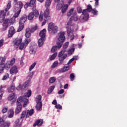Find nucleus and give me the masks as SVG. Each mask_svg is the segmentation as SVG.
I'll use <instances>...</instances> for the list:
<instances>
[{
    "instance_id": "obj_64",
    "label": "nucleus",
    "mask_w": 127,
    "mask_h": 127,
    "mask_svg": "<svg viewBox=\"0 0 127 127\" xmlns=\"http://www.w3.org/2000/svg\"><path fill=\"white\" fill-rule=\"evenodd\" d=\"M63 93H64V89H61L58 91L59 95H61V94H63Z\"/></svg>"
},
{
    "instance_id": "obj_60",
    "label": "nucleus",
    "mask_w": 127,
    "mask_h": 127,
    "mask_svg": "<svg viewBox=\"0 0 127 127\" xmlns=\"http://www.w3.org/2000/svg\"><path fill=\"white\" fill-rule=\"evenodd\" d=\"M4 93V91H0V100H1L2 98V95H3V93Z\"/></svg>"
},
{
    "instance_id": "obj_21",
    "label": "nucleus",
    "mask_w": 127,
    "mask_h": 127,
    "mask_svg": "<svg viewBox=\"0 0 127 127\" xmlns=\"http://www.w3.org/2000/svg\"><path fill=\"white\" fill-rule=\"evenodd\" d=\"M42 124H43V120L42 119H39L37 120L34 125V127H36V126H38V127H40L42 126Z\"/></svg>"
},
{
    "instance_id": "obj_28",
    "label": "nucleus",
    "mask_w": 127,
    "mask_h": 127,
    "mask_svg": "<svg viewBox=\"0 0 127 127\" xmlns=\"http://www.w3.org/2000/svg\"><path fill=\"white\" fill-rule=\"evenodd\" d=\"M26 19H27V16H24L22 17L20 19L19 23H23L24 24V23L26 21Z\"/></svg>"
},
{
    "instance_id": "obj_57",
    "label": "nucleus",
    "mask_w": 127,
    "mask_h": 127,
    "mask_svg": "<svg viewBox=\"0 0 127 127\" xmlns=\"http://www.w3.org/2000/svg\"><path fill=\"white\" fill-rule=\"evenodd\" d=\"M15 63V59L14 58L12 59L11 61L9 62V63L11 64V66H12V65H13V64H14Z\"/></svg>"
},
{
    "instance_id": "obj_22",
    "label": "nucleus",
    "mask_w": 127,
    "mask_h": 127,
    "mask_svg": "<svg viewBox=\"0 0 127 127\" xmlns=\"http://www.w3.org/2000/svg\"><path fill=\"white\" fill-rule=\"evenodd\" d=\"M39 35L41 38H44L45 39V36L46 35V29H44L43 30L41 31Z\"/></svg>"
},
{
    "instance_id": "obj_3",
    "label": "nucleus",
    "mask_w": 127,
    "mask_h": 127,
    "mask_svg": "<svg viewBox=\"0 0 127 127\" xmlns=\"http://www.w3.org/2000/svg\"><path fill=\"white\" fill-rule=\"evenodd\" d=\"M93 10V8L92 7V5L91 4H88L87 6V8L83 10L82 14L79 17V20L82 22H84V21H87L89 19V12H91Z\"/></svg>"
},
{
    "instance_id": "obj_18",
    "label": "nucleus",
    "mask_w": 127,
    "mask_h": 127,
    "mask_svg": "<svg viewBox=\"0 0 127 127\" xmlns=\"http://www.w3.org/2000/svg\"><path fill=\"white\" fill-rule=\"evenodd\" d=\"M18 72L17 66L13 65L10 69V74H17Z\"/></svg>"
},
{
    "instance_id": "obj_19",
    "label": "nucleus",
    "mask_w": 127,
    "mask_h": 127,
    "mask_svg": "<svg viewBox=\"0 0 127 127\" xmlns=\"http://www.w3.org/2000/svg\"><path fill=\"white\" fill-rule=\"evenodd\" d=\"M31 33L32 32L31 31L30 28H27L26 30L25 37L27 39H29V37H30L31 35Z\"/></svg>"
},
{
    "instance_id": "obj_11",
    "label": "nucleus",
    "mask_w": 127,
    "mask_h": 127,
    "mask_svg": "<svg viewBox=\"0 0 127 127\" xmlns=\"http://www.w3.org/2000/svg\"><path fill=\"white\" fill-rule=\"evenodd\" d=\"M31 41V40L30 39H26L25 40L24 43H22L20 44L19 46V49L20 50H22L23 49H24L26 46H27V45L29 44V43Z\"/></svg>"
},
{
    "instance_id": "obj_14",
    "label": "nucleus",
    "mask_w": 127,
    "mask_h": 127,
    "mask_svg": "<svg viewBox=\"0 0 127 127\" xmlns=\"http://www.w3.org/2000/svg\"><path fill=\"white\" fill-rule=\"evenodd\" d=\"M14 33H15V30L14 29V27H13V26H11L8 30V37H12Z\"/></svg>"
},
{
    "instance_id": "obj_12",
    "label": "nucleus",
    "mask_w": 127,
    "mask_h": 127,
    "mask_svg": "<svg viewBox=\"0 0 127 127\" xmlns=\"http://www.w3.org/2000/svg\"><path fill=\"white\" fill-rule=\"evenodd\" d=\"M34 73L33 72H30L29 73V74L27 76L28 80L25 83V85H24V87L25 89L29 86V81L32 79V76H33Z\"/></svg>"
},
{
    "instance_id": "obj_37",
    "label": "nucleus",
    "mask_w": 127,
    "mask_h": 127,
    "mask_svg": "<svg viewBox=\"0 0 127 127\" xmlns=\"http://www.w3.org/2000/svg\"><path fill=\"white\" fill-rule=\"evenodd\" d=\"M70 67L69 65L68 66H64L63 68H62V73H64V72H66V71H68V70L69 69Z\"/></svg>"
},
{
    "instance_id": "obj_59",
    "label": "nucleus",
    "mask_w": 127,
    "mask_h": 127,
    "mask_svg": "<svg viewBox=\"0 0 127 127\" xmlns=\"http://www.w3.org/2000/svg\"><path fill=\"white\" fill-rule=\"evenodd\" d=\"M37 29V26H35L34 27H32L31 29H30L31 32H34L35 30Z\"/></svg>"
},
{
    "instance_id": "obj_24",
    "label": "nucleus",
    "mask_w": 127,
    "mask_h": 127,
    "mask_svg": "<svg viewBox=\"0 0 127 127\" xmlns=\"http://www.w3.org/2000/svg\"><path fill=\"white\" fill-rule=\"evenodd\" d=\"M30 96H31V90H28L26 93L24 94L23 97L22 96H20V97H21L22 99H27L26 98V97H28V98H29Z\"/></svg>"
},
{
    "instance_id": "obj_7",
    "label": "nucleus",
    "mask_w": 127,
    "mask_h": 127,
    "mask_svg": "<svg viewBox=\"0 0 127 127\" xmlns=\"http://www.w3.org/2000/svg\"><path fill=\"white\" fill-rule=\"evenodd\" d=\"M42 98V97L41 95H38L35 98L36 103L37 104L36 106L37 111H41L42 110V102H41Z\"/></svg>"
},
{
    "instance_id": "obj_23",
    "label": "nucleus",
    "mask_w": 127,
    "mask_h": 127,
    "mask_svg": "<svg viewBox=\"0 0 127 127\" xmlns=\"http://www.w3.org/2000/svg\"><path fill=\"white\" fill-rule=\"evenodd\" d=\"M14 115V111H13V109L11 108L9 109L8 111V118H11L13 117Z\"/></svg>"
},
{
    "instance_id": "obj_40",
    "label": "nucleus",
    "mask_w": 127,
    "mask_h": 127,
    "mask_svg": "<svg viewBox=\"0 0 127 127\" xmlns=\"http://www.w3.org/2000/svg\"><path fill=\"white\" fill-rule=\"evenodd\" d=\"M10 66H11V64L9 63V61H8L6 62L5 64H4V68H6V69H9L10 68Z\"/></svg>"
},
{
    "instance_id": "obj_55",
    "label": "nucleus",
    "mask_w": 127,
    "mask_h": 127,
    "mask_svg": "<svg viewBox=\"0 0 127 127\" xmlns=\"http://www.w3.org/2000/svg\"><path fill=\"white\" fill-rule=\"evenodd\" d=\"M82 8L81 7H78L77 8V11L78 13H82L83 14V11H82Z\"/></svg>"
},
{
    "instance_id": "obj_63",
    "label": "nucleus",
    "mask_w": 127,
    "mask_h": 127,
    "mask_svg": "<svg viewBox=\"0 0 127 127\" xmlns=\"http://www.w3.org/2000/svg\"><path fill=\"white\" fill-rule=\"evenodd\" d=\"M74 61V59L72 58L67 63V64L69 65V64H71V63H72V62H73Z\"/></svg>"
},
{
    "instance_id": "obj_51",
    "label": "nucleus",
    "mask_w": 127,
    "mask_h": 127,
    "mask_svg": "<svg viewBox=\"0 0 127 127\" xmlns=\"http://www.w3.org/2000/svg\"><path fill=\"white\" fill-rule=\"evenodd\" d=\"M4 123V120H3V117L0 118V127H2V124Z\"/></svg>"
},
{
    "instance_id": "obj_25",
    "label": "nucleus",
    "mask_w": 127,
    "mask_h": 127,
    "mask_svg": "<svg viewBox=\"0 0 127 127\" xmlns=\"http://www.w3.org/2000/svg\"><path fill=\"white\" fill-rule=\"evenodd\" d=\"M34 113L33 109L30 110H27L26 118H29V116H32Z\"/></svg>"
},
{
    "instance_id": "obj_56",
    "label": "nucleus",
    "mask_w": 127,
    "mask_h": 127,
    "mask_svg": "<svg viewBox=\"0 0 127 127\" xmlns=\"http://www.w3.org/2000/svg\"><path fill=\"white\" fill-rule=\"evenodd\" d=\"M9 77V74L8 73H6L4 76L2 80H6L7 78H8Z\"/></svg>"
},
{
    "instance_id": "obj_15",
    "label": "nucleus",
    "mask_w": 127,
    "mask_h": 127,
    "mask_svg": "<svg viewBox=\"0 0 127 127\" xmlns=\"http://www.w3.org/2000/svg\"><path fill=\"white\" fill-rule=\"evenodd\" d=\"M57 4V9L58 10H60L63 7V5H64V2L63 0H61V1H58Z\"/></svg>"
},
{
    "instance_id": "obj_27",
    "label": "nucleus",
    "mask_w": 127,
    "mask_h": 127,
    "mask_svg": "<svg viewBox=\"0 0 127 127\" xmlns=\"http://www.w3.org/2000/svg\"><path fill=\"white\" fill-rule=\"evenodd\" d=\"M45 40V39L41 38L40 39L38 40V45L40 47H41L42 45H43L44 43V41Z\"/></svg>"
},
{
    "instance_id": "obj_2",
    "label": "nucleus",
    "mask_w": 127,
    "mask_h": 127,
    "mask_svg": "<svg viewBox=\"0 0 127 127\" xmlns=\"http://www.w3.org/2000/svg\"><path fill=\"white\" fill-rule=\"evenodd\" d=\"M24 103L23 105V107L25 108L26 106H27V104H28V99H22V97H20L18 98L16 102V108L15 109V114H19L20 112H21V110L22 109V105L21 104Z\"/></svg>"
},
{
    "instance_id": "obj_29",
    "label": "nucleus",
    "mask_w": 127,
    "mask_h": 127,
    "mask_svg": "<svg viewBox=\"0 0 127 127\" xmlns=\"http://www.w3.org/2000/svg\"><path fill=\"white\" fill-rule=\"evenodd\" d=\"M68 7H69V5H68V4H65L62 10V11L63 12V13H65V12H66V11H67V9H68Z\"/></svg>"
},
{
    "instance_id": "obj_48",
    "label": "nucleus",
    "mask_w": 127,
    "mask_h": 127,
    "mask_svg": "<svg viewBox=\"0 0 127 127\" xmlns=\"http://www.w3.org/2000/svg\"><path fill=\"white\" fill-rule=\"evenodd\" d=\"M36 65V62L33 63L29 68V71H32V69L35 67Z\"/></svg>"
},
{
    "instance_id": "obj_10",
    "label": "nucleus",
    "mask_w": 127,
    "mask_h": 127,
    "mask_svg": "<svg viewBox=\"0 0 127 127\" xmlns=\"http://www.w3.org/2000/svg\"><path fill=\"white\" fill-rule=\"evenodd\" d=\"M48 30V31H51V30H52L53 33H57L58 27L55 26L53 23H50L49 24Z\"/></svg>"
},
{
    "instance_id": "obj_35",
    "label": "nucleus",
    "mask_w": 127,
    "mask_h": 127,
    "mask_svg": "<svg viewBox=\"0 0 127 127\" xmlns=\"http://www.w3.org/2000/svg\"><path fill=\"white\" fill-rule=\"evenodd\" d=\"M15 90V86H11V87L8 88V93H11V92H14Z\"/></svg>"
},
{
    "instance_id": "obj_26",
    "label": "nucleus",
    "mask_w": 127,
    "mask_h": 127,
    "mask_svg": "<svg viewBox=\"0 0 127 127\" xmlns=\"http://www.w3.org/2000/svg\"><path fill=\"white\" fill-rule=\"evenodd\" d=\"M5 60L6 59L4 57H0V66L4 65V63H5Z\"/></svg>"
},
{
    "instance_id": "obj_16",
    "label": "nucleus",
    "mask_w": 127,
    "mask_h": 127,
    "mask_svg": "<svg viewBox=\"0 0 127 127\" xmlns=\"http://www.w3.org/2000/svg\"><path fill=\"white\" fill-rule=\"evenodd\" d=\"M8 101H12V104H14V103L16 101V98H15V93H12L10 94L8 97Z\"/></svg>"
},
{
    "instance_id": "obj_5",
    "label": "nucleus",
    "mask_w": 127,
    "mask_h": 127,
    "mask_svg": "<svg viewBox=\"0 0 127 127\" xmlns=\"http://www.w3.org/2000/svg\"><path fill=\"white\" fill-rule=\"evenodd\" d=\"M11 6V2L10 1L8 3L6 8L4 10H0V22L2 23L3 20L5 18V15H6V12L8 11V9L10 8Z\"/></svg>"
},
{
    "instance_id": "obj_30",
    "label": "nucleus",
    "mask_w": 127,
    "mask_h": 127,
    "mask_svg": "<svg viewBox=\"0 0 127 127\" xmlns=\"http://www.w3.org/2000/svg\"><path fill=\"white\" fill-rule=\"evenodd\" d=\"M51 1H52V0H47L46 1L45 5L47 8H48V7H49L50 5L51 4Z\"/></svg>"
},
{
    "instance_id": "obj_45",
    "label": "nucleus",
    "mask_w": 127,
    "mask_h": 127,
    "mask_svg": "<svg viewBox=\"0 0 127 127\" xmlns=\"http://www.w3.org/2000/svg\"><path fill=\"white\" fill-rule=\"evenodd\" d=\"M15 22V19L14 18H11L10 19L8 20L9 24H13Z\"/></svg>"
},
{
    "instance_id": "obj_44",
    "label": "nucleus",
    "mask_w": 127,
    "mask_h": 127,
    "mask_svg": "<svg viewBox=\"0 0 127 127\" xmlns=\"http://www.w3.org/2000/svg\"><path fill=\"white\" fill-rule=\"evenodd\" d=\"M69 46V43L67 42H66L65 43L64 45H63V49L64 50H64V53H65V51H66L65 50V49H67V48H68V46Z\"/></svg>"
},
{
    "instance_id": "obj_34",
    "label": "nucleus",
    "mask_w": 127,
    "mask_h": 127,
    "mask_svg": "<svg viewBox=\"0 0 127 127\" xmlns=\"http://www.w3.org/2000/svg\"><path fill=\"white\" fill-rule=\"evenodd\" d=\"M56 81V77H55L54 76L51 77L49 79V83L50 84H53V83H55Z\"/></svg>"
},
{
    "instance_id": "obj_58",
    "label": "nucleus",
    "mask_w": 127,
    "mask_h": 127,
    "mask_svg": "<svg viewBox=\"0 0 127 127\" xmlns=\"http://www.w3.org/2000/svg\"><path fill=\"white\" fill-rule=\"evenodd\" d=\"M4 65H0V73H2L4 70Z\"/></svg>"
},
{
    "instance_id": "obj_47",
    "label": "nucleus",
    "mask_w": 127,
    "mask_h": 127,
    "mask_svg": "<svg viewBox=\"0 0 127 127\" xmlns=\"http://www.w3.org/2000/svg\"><path fill=\"white\" fill-rule=\"evenodd\" d=\"M74 51H75L74 48L70 49L68 51V55H72V54H73V52H74Z\"/></svg>"
},
{
    "instance_id": "obj_4",
    "label": "nucleus",
    "mask_w": 127,
    "mask_h": 127,
    "mask_svg": "<svg viewBox=\"0 0 127 127\" xmlns=\"http://www.w3.org/2000/svg\"><path fill=\"white\" fill-rule=\"evenodd\" d=\"M23 6V3L21 1H18L14 6V11L15 12V14L13 15V18H16V17H18L19 15L22 7Z\"/></svg>"
},
{
    "instance_id": "obj_46",
    "label": "nucleus",
    "mask_w": 127,
    "mask_h": 127,
    "mask_svg": "<svg viewBox=\"0 0 127 127\" xmlns=\"http://www.w3.org/2000/svg\"><path fill=\"white\" fill-rule=\"evenodd\" d=\"M71 17H72V20H74V21H77V20H79V19L80 20V18H79L77 15H74Z\"/></svg>"
},
{
    "instance_id": "obj_33",
    "label": "nucleus",
    "mask_w": 127,
    "mask_h": 127,
    "mask_svg": "<svg viewBox=\"0 0 127 127\" xmlns=\"http://www.w3.org/2000/svg\"><path fill=\"white\" fill-rule=\"evenodd\" d=\"M24 28V24L19 23V26L17 30L18 32H19L21 31H22Z\"/></svg>"
},
{
    "instance_id": "obj_62",
    "label": "nucleus",
    "mask_w": 127,
    "mask_h": 127,
    "mask_svg": "<svg viewBox=\"0 0 127 127\" xmlns=\"http://www.w3.org/2000/svg\"><path fill=\"white\" fill-rule=\"evenodd\" d=\"M3 45V39L0 40V48L2 47Z\"/></svg>"
},
{
    "instance_id": "obj_13",
    "label": "nucleus",
    "mask_w": 127,
    "mask_h": 127,
    "mask_svg": "<svg viewBox=\"0 0 127 127\" xmlns=\"http://www.w3.org/2000/svg\"><path fill=\"white\" fill-rule=\"evenodd\" d=\"M3 28H2V31H4V30H6L7 28L8 27V24H9V23H8V19H5L3 20Z\"/></svg>"
},
{
    "instance_id": "obj_17",
    "label": "nucleus",
    "mask_w": 127,
    "mask_h": 127,
    "mask_svg": "<svg viewBox=\"0 0 127 127\" xmlns=\"http://www.w3.org/2000/svg\"><path fill=\"white\" fill-rule=\"evenodd\" d=\"M22 119H17L15 122V125H14V127H19L21 125H22Z\"/></svg>"
},
{
    "instance_id": "obj_43",
    "label": "nucleus",
    "mask_w": 127,
    "mask_h": 127,
    "mask_svg": "<svg viewBox=\"0 0 127 127\" xmlns=\"http://www.w3.org/2000/svg\"><path fill=\"white\" fill-rule=\"evenodd\" d=\"M26 111H24L22 112V114L21 115L20 119L22 120V119H24L25 118V116H26Z\"/></svg>"
},
{
    "instance_id": "obj_9",
    "label": "nucleus",
    "mask_w": 127,
    "mask_h": 127,
    "mask_svg": "<svg viewBox=\"0 0 127 127\" xmlns=\"http://www.w3.org/2000/svg\"><path fill=\"white\" fill-rule=\"evenodd\" d=\"M39 14V13L38 12V11H37V10H33V11L30 12L27 16L28 20H33L34 16H35V17H37Z\"/></svg>"
},
{
    "instance_id": "obj_31",
    "label": "nucleus",
    "mask_w": 127,
    "mask_h": 127,
    "mask_svg": "<svg viewBox=\"0 0 127 127\" xmlns=\"http://www.w3.org/2000/svg\"><path fill=\"white\" fill-rule=\"evenodd\" d=\"M61 48H58V45L57 44V46H54L52 49H51V52H52L53 53H54V52H56V51H57V49H59Z\"/></svg>"
},
{
    "instance_id": "obj_50",
    "label": "nucleus",
    "mask_w": 127,
    "mask_h": 127,
    "mask_svg": "<svg viewBox=\"0 0 127 127\" xmlns=\"http://www.w3.org/2000/svg\"><path fill=\"white\" fill-rule=\"evenodd\" d=\"M70 79L71 81H74V79H75V74L71 73L70 75Z\"/></svg>"
},
{
    "instance_id": "obj_39",
    "label": "nucleus",
    "mask_w": 127,
    "mask_h": 127,
    "mask_svg": "<svg viewBox=\"0 0 127 127\" xmlns=\"http://www.w3.org/2000/svg\"><path fill=\"white\" fill-rule=\"evenodd\" d=\"M57 56V52H55L50 58V59L51 61H52L53 60H54V59H55V58H56Z\"/></svg>"
},
{
    "instance_id": "obj_1",
    "label": "nucleus",
    "mask_w": 127,
    "mask_h": 127,
    "mask_svg": "<svg viewBox=\"0 0 127 127\" xmlns=\"http://www.w3.org/2000/svg\"><path fill=\"white\" fill-rule=\"evenodd\" d=\"M68 56V54H65V50H62L59 53L58 55L59 57V61H56L54 62L53 64V65H51V68L54 69V68H56L58 65H62L63 63H64V60L67 58Z\"/></svg>"
},
{
    "instance_id": "obj_32",
    "label": "nucleus",
    "mask_w": 127,
    "mask_h": 127,
    "mask_svg": "<svg viewBox=\"0 0 127 127\" xmlns=\"http://www.w3.org/2000/svg\"><path fill=\"white\" fill-rule=\"evenodd\" d=\"M21 42H22V39H17L15 40L14 44L15 45L18 46V45H19V44H20V43H21Z\"/></svg>"
},
{
    "instance_id": "obj_41",
    "label": "nucleus",
    "mask_w": 127,
    "mask_h": 127,
    "mask_svg": "<svg viewBox=\"0 0 127 127\" xmlns=\"http://www.w3.org/2000/svg\"><path fill=\"white\" fill-rule=\"evenodd\" d=\"M74 12V8H71L69 10V11L67 13V16H71L73 13Z\"/></svg>"
},
{
    "instance_id": "obj_49",
    "label": "nucleus",
    "mask_w": 127,
    "mask_h": 127,
    "mask_svg": "<svg viewBox=\"0 0 127 127\" xmlns=\"http://www.w3.org/2000/svg\"><path fill=\"white\" fill-rule=\"evenodd\" d=\"M35 1H36V0H31L30 1V2H28L29 6H32V5H33L34 3H35Z\"/></svg>"
},
{
    "instance_id": "obj_42",
    "label": "nucleus",
    "mask_w": 127,
    "mask_h": 127,
    "mask_svg": "<svg viewBox=\"0 0 127 127\" xmlns=\"http://www.w3.org/2000/svg\"><path fill=\"white\" fill-rule=\"evenodd\" d=\"M8 110V107H7V106H5L2 108L1 112L2 114H5V113L7 112Z\"/></svg>"
},
{
    "instance_id": "obj_52",
    "label": "nucleus",
    "mask_w": 127,
    "mask_h": 127,
    "mask_svg": "<svg viewBox=\"0 0 127 127\" xmlns=\"http://www.w3.org/2000/svg\"><path fill=\"white\" fill-rule=\"evenodd\" d=\"M91 11L94 15H98V10H96V9H92Z\"/></svg>"
},
{
    "instance_id": "obj_61",
    "label": "nucleus",
    "mask_w": 127,
    "mask_h": 127,
    "mask_svg": "<svg viewBox=\"0 0 127 127\" xmlns=\"http://www.w3.org/2000/svg\"><path fill=\"white\" fill-rule=\"evenodd\" d=\"M39 19L40 21H42V19H43V15L40 14V15L39 16Z\"/></svg>"
},
{
    "instance_id": "obj_53",
    "label": "nucleus",
    "mask_w": 127,
    "mask_h": 127,
    "mask_svg": "<svg viewBox=\"0 0 127 127\" xmlns=\"http://www.w3.org/2000/svg\"><path fill=\"white\" fill-rule=\"evenodd\" d=\"M55 107L56 109H58L59 110H62V106H61L60 104H57L55 105Z\"/></svg>"
},
{
    "instance_id": "obj_8",
    "label": "nucleus",
    "mask_w": 127,
    "mask_h": 127,
    "mask_svg": "<svg viewBox=\"0 0 127 127\" xmlns=\"http://www.w3.org/2000/svg\"><path fill=\"white\" fill-rule=\"evenodd\" d=\"M59 41L58 43V48H61L62 45H63V43L65 41V33L64 32H62L60 34L59 37Z\"/></svg>"
},
{
    "instance_id": "obj_38",
    "label": "nucleus",
    "mask_w": 127,
    "mask_h": 127,
    "mask_svg": "<svg viewBox=\"0 0 127 127\" xmlns=\"http://www.w3.org/2000/svg\"><path fill=\"white\" fill-rule=\"evenodd\" d=\"M54 89H55V86L53 85L51 86L48 89V94H51V92H53Z\"/></svg>"
},
{
    "instance_id": "obj_36",
    "label": "nucleus",
    "mask_w": 127,
    "mask_h": 127,
    "mask_svg": "<svg viewBox=\"0 0 127 127\" xmlns=\"http://www.w3.org/2000/svg\"><path fill=\"white\" fill-rule=\"evenodd\" d=\"M3 127H9L10 126V121H6L2 124Z\"/></svg>"
},
{
    "instance_id": "obj_54",
    "label": "nucleus",
    "mask_w": 127,
    "mask_h": 127,
    "mask_svg": "<svg viewBox=\"0 0 127 127\" xmlns=\"http://www.w3.org/2000/svg\"><path fill=\"white\" fill-rule=\"evenodd\" d=\"M29 52H30V54H35V52H36V49H31Z\"/></svg>"
},
{
    "instance_id": "obj_20",
    "label": "nucleus",
    "mask_w": 127,
    "mask_h": 127,
    "mask_svg": "<svg viewBox=\"0 0 127 127\" xmlns=\"http://www.w3.org/2000/svg\"><path fill=\"white\" fill-rule=\"evenodd\" d=\"M44 16L47 20H48V19H49V17H50V16L49 15V9H48V8H47V9L45 10L44 13Z\"/></svg>"
},
{
    "instance_id": "obj_6",
    "label": "nucleus",
    "mask_w": 127,
    "mask_h": 127,
    "mask_svg": "<svg viewBox=\"0 0 127 127\" xmlns=\"http://www.w3.org/2000/svg\"><path fill=\"white\" fill-rule=\"evenodd\" d=\"M72 20H73V17H70L69 20L68 21L67 23L68 26L66 27L68 36L69 37L70 40H73V39H74V37H75V35H74L73 31L71 30V28L70 27V26H72Z\"/></svg>"
}]
</instances>
